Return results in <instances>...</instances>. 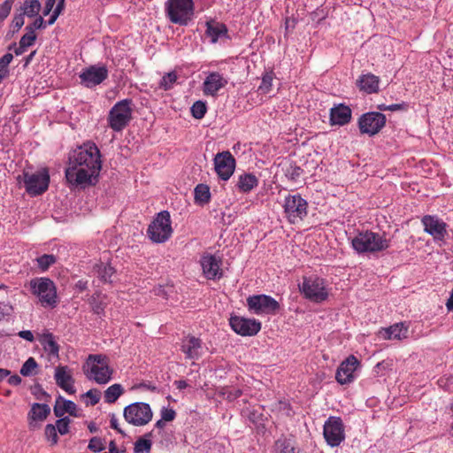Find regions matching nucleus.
I'll return each instance as SVG.
<instances>
[{"instance_id":"nucleus-50","label":"nucleus","mask_w":453,"mask_h":453,"mask_svg":"<svg viewBox=\"0 0 453 453\" xmlns=\"http://www.w3.org/2000/svg\"><path fill=\"white\" fill-rule=\"evenodd\" d=\"M222 394L226 395V398L232 402L239 398L242 395V390L235 388H224Z\"/></svg>"},{"instance_id":"nucleus-13","label":"nucleus","mask_w":453,"mask_h":453,"mask_svg":"<svg viewBox=\"0 0 453 453\" xmlns=\"http://www.w3.org/2000/svg\"><path fill=\"white\" fill-rule=\"evenodd\" d=\"M323 435L332 448L338 447L345 440L344 425L341 417L330 416L324 424Z\"/></svg>"},{"instance_id":"nucleus-54","label":"nucleus","mask_w":453,"mask_h":453,"mask_svg":"<svg viewBox=\"0 0 453 453\" xmlns=\"http://www.w3.org/2000/svg\"><path fill=\"white\" fill-rule=\"evenodd\" d=\"M100 395H101L100 391L96 389V388L89 389L88 391H87L84 394V396H87V397H88L90 399L89 403L92 406H94V405H96V403H99Z\"/></svg>"},{"instance_id":"nucleus-57","label":"nucleus","mask_w":453,"mask_h":453,"mask_svg":"<svg viewBox=\"0 0 453 453\" xmlns=\"http://www.w3.org/2000/svg\"><path fill=\"white\" fill-rule=\"evenodd\" d=\"M391 366V363L383 360L381 362L377 363V365L373 368V372L377 376H383L384 373L382 371L389 369Z\"/></svg>"},{"instance_id":"nucleus-63","label":"nucleus","mask_w":453,"mask_h":453,"mask_svg":"<svg viewBox=\"0 0 453 453\" xmlns=\"http://www.w3.org/2000/svg\"><path fill=\"white\" fill-rule=\"evenodd\" d=\"M18 335L20 338L25 339L30 342H33L35 341L34 334L30 330L20 331V332H19Z\"/></svg>"},{"instance_id":"nucleus-17","label":"nucleus","mask_w":453,"mask_h":453,"mask_svg":"<svg viewBox=\"0 0 453 453\" xmlns=\"http://www.w3.org/2000/svg\"><path fill=\"white\" fill-rule=\"evenodd\" d=\"M421 222L424 231L433 236L435 242H443L448 234V225L435 215H425Z\"/></svg>"},{"instance_id":"nucleus-19","label":"nucleus","mask_w":453,"mask_h":453,"mask_svg":"<svg viewBox=\"0 0 453 453\" xmlns=\"http://www.w3.org/2000/svg\"><path fill=\"white\" fill-rule=\"evenodd\" d=\"M359 360L354 356H349L341 363L335 373V379L341 385L348 384L354 380V372L359 366Z\"/></svg>"},{"instance_id":"nucleus-36","label":"nucleus","mask_w":453,"mask_h":453,"mask_svg":"<svg viewBox=\"0 0 453 453\" xmlns=\"http://www.w3.org/2000/svg\"><path fill=\"white\" fill-rule=\"evenodd\" d=\"M124 388L121 384L115 383L110 386L104 391V402L107 403H114L119 399V397L124 394Z\"/></svg>"},{"instance_id":"nucleus-10","label":"nucleus","mask_w":453,"mask_h":453,"mask_svg":"<svg viewBox=\"0 0 453 453\" xmlns=\"http://www.w3.org/2000/svg\"><path fill=\"white\" fill-rule=\"evenodd\" d=\"M246 301L249 311L256 315H275L280 309L276 299L265 294L250 296Z\"/></svg>"},{"instance_id":"nucleus-21","label":"nucleus","mask_w":453,"mask_h":453,"mask_svg":"<svg viewBox=\"0 0 453 453\" xmlns=\"http://www.w3.org/2000/svg\"><path fill=\"white\" fill-rule=\"evenodd\" d=\"M352 111L349 106L339 104L330 109L329 123L331 126H345L351 121Z\"/></svg>"},{"instance_id":"nucleus-47","label":"nucleus","mask_w":453,"mask_h":453,"mask_svg":"<svg viewBox=\"0 0 453 453\" xmlns=\"http://www.w3.org/2000/svg\"><path fill=\"white\" fill-rule=\"evenodd\" d=\"M71 423V419L69 417H61L56 421V425H54L57 428V431L61 434L65 435L69 433V425Z\"/></svg>"},{"instance_id":"nucleus-25","label":"nucleus","mask_w":453,"mask_h":453,"mask_svg":"<svg viewBox=\"0 0 453 453\" xmlns=\"http://www.w3.org/2000/svg\"><path fill=\"white\" fill-rule=\"evenodd\" d=\"M380 77L373 73L362 74L357 81V86L366 94H374L379 91Z\"/></svg>"},{"instance_id":"nucleus-29","label":"nucleus","mask_w":453,"mask_h":453,"mask_svg":"<svg viewBox=\"0 0 453 453\" xmlns=\"http://www.w3.org/2000/svg\"><path fill=\"white\" fill-rule=\"evenodd\" d=\"M39 342L47 354L53 357H58L60 346L55 335L50 332H44L39 338Z\"/></svg>"},{"instance_id":"nucleus-8","label":"nucleus","mask_w":453,"mask_h":453,"mask_svg":"<svg viewBox=\"0 0 453 453\" xmlns=\"http://www.w3.org/2000/svg\"><path fill=\"white\" fill-rule=\"evenodd\" d=\"M171 224L170 212L168 211H162L156 215L149 225L147 234L153 242L163 243L172 235L173 228Z\"/></svg>"},{"instance_id":"nucleus-6","label":"nucleus","mask_w":453,"mask_h":453,"mask_svg":"<svg viewBox=\"0 0 453 453\" xmlns=\"http://www.w3.org/2000/svg\"><path fill=\"white\" fill-rule=\"evenodd\" d=\"M134 103L131 98L117 102L110 110L107 122L110 128L115 132L125 129L133 119Z\"/></svg>"},{"instance_id":"nucleus-16","label":"nucleus","mask_w":453,"mask_h":453,"mask_svg":"<svg viewBox=\"0 0 453 453\" xmlns=\"http://www.w3.org/2000/svg\"><path fill=\"white\" fill-rule=\"evenodd\" d=\"M214 169L219 179L227 180L233 175L235 169V158L228 151H222L216 154L214 159Z\"/></svg>"},{"instance_id":"nucleus-43","label":"nucleus","mask_w":453,"mask_h":453,"mask_svg":"<svg viewBox=\"0 0 453 453\" xmlns=\"http://www.w3.org/2000/svg\"><path fill=\"white\" fill-rule=\"evenodd\" d=\"M191 114L196 119H201L204 117L207 111V106L205 102L198 100L193 104L191 106Z\"/></svg>"},{"instance_id":"nucleus-7","label":"nucleus","mask_w":453,"mask_h":453,"mask_svg":"<svg viewBox=\"0 0 453 453\" xmlns=\"http://www.w3.org/2000/svg\"><path fill=\"white\" fill-rule=\"evenodd\" d=\"M195 4L193 0H167L165 13L173 24L187 26L194 15Z\"/></svg>"},{"instance_id":"nucleus-46","label":"nucleus","mask_w":453,"mask_h":453,"mask_svg":"<svg viewBox=\"0 0 453 453\" xmlns=\"http://www.w3.org/2000/svg\"><path fill=\"white\" fill-rule=\"evenodd\" d=\"M151 446L152 442L150 440L145 438H139L134 443V449L135 453H150Z\"/></svg>"},{"instance_id":"nucleus-59","label":"nucleus","mask_w":453,"mask_h":453,"mask_svg":"<svg viewBox=\"0 0 453 453\" xmlns=\"http://www.w3.org/2000/svg\"><path fill=\"white\" fill-rule=\"evenodd\" d=\"M110 426L112 429L116 430L121 435L126 436L125 432L119 427L118 418H116V416L114 414L111 415Z\"/></svg>"},{"instance_id":"nucleus-11","label":"nucleus","mask_w":453,"mask_h":453,"mask_svg":"<svg viewBox=\"0 0 453 453\" xmlns=\"http://www.w3.org/2000/svg\"><path fill=\"white\" fill-rule=\"evenodd\" d=\"M123 416L127 423L142 426L151 420L153 413L149 403L136 402L124 408Z\"/></svg>"},{"instance_id":"nucleus-26","label":"nucleus","mask_w":453,"mask_h":453,"mask_svg":"<svg viewBox=\"0 0 453 453\" xmlns=\"http://www.w3.org/2000/svg\"><path fill=\"white\" fill-rule=\"evenodd\" d=\"M93 272L104 284H112L116 277V269L109 263L99 262L95 264Z\"/></svg>"},{"instance_id":"nucleus-62","label":"nucleus","mask_w":453,"mask_h":453,"mask_svg":"<svg viewBox=\"0 0 453 453\" xmlns=\"http://www.w3.org/2000/svg\"><path fill=\"white\" fill-rule=\"evenodd\" d=\"M11 11H12L11 6H8L7 4H5L4 3L2 4H0V19L4 20L9 16Z\"/></svg>"},{"instance_id":"nucleus-49","label":"nucleus","mask_w":453,"mask_h":453,"mask_svg":"<svg viewBox=\"0 0 453 453\" xmlns=\"http://www.w3.org/2000/svg\"><path fill=\"white\" fill-rule=\"evenodd\" d=\"M65 4H63L62 1H58L56 7L51 11V15L48 19V25H53L58 18L61 15L63 11L65 10Z\"/></svg>"},{"instance_id":"nucleus-4","label":"nucleus","mask_w":453,"mask_h":453,"mask_svg":"<svg viewBox=\"0 0 453 453\" xmlns=\"http://www.w3.org/2000/svg\"><path fill=\"white\" fill-rule=\"evenodd\" d=\"M31 293L35 296L42 307L55 308L58 305L57 288L52 280L46 277L30 280Z\"/></svg>"},{"instance_id":"nucleus-20","label":"nucleus","mask_w":453,"mask_h":453,"mask_svg":"<svg viewBox=\"0 0 453 453\" xmlns=\"http://www.w3.org/2000/svg\"><path fill=\"white\" fill-rule=\"evenodd\" d=\"M203 268V273L208 280H216L223 277V272L220 269L221 258H217L211 254H203L200 260Z\"/></svg>"},{"instance_id":"nucleus-22","label":"nucleus","mask_w":453,"mask_h":453,"mask_svg":"<svg viewBox=\"0 0 453 453\" xmlns=\"http://www.w3.org/2000/svg\"><path fill=\"white\" fill-rule=\"evenodd\" d=\"M54 379L56 380V384L66 393L73 395L76 392V389L73 386L74 379L69 372L67 366L58 365L56 367Z\"/></svg>"},{"instance_id":"nucleus-27","label":"nucleus","mask_w":453,"mask_h":453,"mask_svg":"<svg viewBox=\"0 0 453 453\" xmlns=\"http://www.w3.org/2000/svg\"><path fill=\"white\" fill-rule=\"evenodd\" d=\"M54 415L57 418H63L67 412L69 415L78 417L77 405L71 400L65 399L62 395H58L53 407Z\"/></svg>"},{"instance_id":"nucleus-39","label":"nucleus","mask_w":453,"mask_h":453,"mask_svg":"<svg viewBox=\"0 0 453 453\" xmlns=\"http://www.w3.org/2000/svg\"><path fill=\"white\" fill-rule=\"evenodd\" d=\"M178 80V75L175 71H172L164 74L159 81V88L167 91L173 88L174 83Z\"/></svg>"},{"instance_id":"nucleus-41","label":"nucleus","mask_w":453,"mask_h":453,"mask_svg":"<svg viewBox=\"0 0 453 453\" xmlns=\"http://www.w3.org/2000/svg\"><path fill=\"white\" fill-rule=\"evenodd\" d=\"M274 78V73L273 70L266 72L263 77L260 86L258 87V90L262 94H267L273 86V80Z\"/></svg>"},{"instance_id":"nucleus-42","label":"nucleus","mask_w":453,"mask_h":453,"mask_svg":"<svg viewBox=\"0 0 453 453\" xmlns=\"http://www.w3.org/2000/svg\"><path fill=\"white\" fill-rule=\"evenodd\" d=\"M98 297L99 294L92 295L88 299V303L91 306L92 311L100 316L104 313L105 304Z\"/></svg>"},{"instance_id":"nucleus-55","label":"nucleus","mask_w":453,"mask_h":453,"mask_svg":"<svg viewBox=\"0 0 453 453\" xmlns=\"http://www.w3.org/2000/svg\"><path fill=\"white\" fill-rule=\"evenodd\" d=\"M13 311V308L8 303L0 301V319L11 316Z\"/></svg>"},{"instance_id":"nucleus-61","label":"nucleus","mask_w":453,"mask_h":453,"mask_svg":"<svg viewBox=\"0 0 453 453\" xmlns=\"http://www.w3.org/2000/svg\"><path fill=\"white\" fill-rule=\"evenodd\" d=\"M388 111H406L408 109V104L405 102H402L400 104H393L388 106Z\"/></svg>"},{"instance_id":"nucleus-45","label":"nucleus","mask_w":453,"mask_h":453,"mask_svg":"<svg viewBox=\"0 0 453 453\" xmlns=\"http://www.w3.org/2000/svg\"><path fill=\"white\" fill-rule=\"evenodd\" d=\"M303 172V170L299 165L295 162H291L287 167L285 174L290 180L296 181L301 176Z\"/></svg>"},{"instance_id":"nucleus-18","label":"nucleus","mask_w":453,"mask_h":453,"mask_svg":"<svg viewBox=\"0 0 453 453\" xmlns=\"http://www.w3.org/2000/svg\"><path fill=\"white\" fill-rule=\"evenodd\" d=\"M108 78V69L105 65H90L80 74L81 84L92 88L101 84Z\"/></svg>"},{"instance_id":"nucleus-52","label":"nucleus","mask_w":453,"mask_h":453,"mask_svg":"<svg viewBox=\"0 0 453 453\" xmlns=\"http://www.w3.org/2000/svg\"><path fill=\"white\" fill-rule=\"evenodd\" d=\"M36 38L37 35L35 33L32 31H26L25 35L20 38L19 42L28 48L35 42Z\"/></svg>"},{"instance_id":"nucleus-64","label":"nucleus","mask_w":453,"mask_h":453,"mask_svg":"<svg viewBox=\"0 0 453 453\" xmlns=\"http://www.w3.org/2000/svg\"><path fill=\"white\" fill-rule=\"evenodd\" d=\"M7 382L11 386H19V385L21 384L22 379H21V377L19 375L14 374V375L9 376V378L7 380Z\"/></svg>"},{"instance_id":"nucleus-33","label":"nucleus","mask_w":453,"mask_h":453,"mask_svg":"<svg viewBox=\"0 0 453 453\" xmlns=\"http://www.w3.org/2000/svg\"><path fill=\"white\" fill-rule=\"evenodd\" d=\"M276 453H300V449L296 448V441L293 439L281 437L279 438L274 444Z\"/></svg>"},{"instance_id":"nucleus-9","label":"nucleus","mask_w":453,"mask_h":453,"mask_svg":"<svg viewBox=\"0 0 453 453\" xmlns=\"http://www.w3.org/2000/svg\"><path fill=\"white\" fill-rule=\"evenodd\" d=\"M22 177L26 191L32 196L43 194L49 188L50 174L47 168L36 172L24 170Z\"/></svg>"},{"instance_id":"nucleus-44","label":"nucleus","mask_w":453,"mask_h":453,"mask_svg":"<svg viewBox=\"0 0 453 453\" xmlns=\"http://www.w3.org/2000/svg\"><path fill=\"white\" fill-rule=\"evenodd\" d=\"M43 15L41 16V15H37L35 18V19L28 24L26 27H25V31H32L34 33H35V30H42V29H45L48 25V20H45L43 19Z\"/></svg>"},{"instance_id":"nucleus-32","label":"nucleus","mask_w":453,"mask_h":453,"mask_svg":"<svg viewBox=\"0 0 453 453\" xmlns=\"http://www.w3.org/2000/svg\"><path fill=\"white\" fill-rule=\"evenodd\" d=\"M258 185V179L254 173H243L239 175L236 188L242 193H250L253 188Z\"/></svg>"},{"instance_id":"nucleus-23","label":"nucleus","mask_w":453,"mask_h":453,"mask_svg":"<svg viewBox=\"0 0 453 453\" xmlns=\"http://www.w3.org/2000/svg\"><path fill=\"white\" fill-rule=\"evenodd\" d=\"M226 84L227 80L225 79L219 73H210L203 83V94L215 96L218 91L224 88Z\"/></svg>"},{"instance_id":"nucleus-38","label":"nucleus","mask_w":453,"mask_h":453,"mask_svg":"<svg viewBox=\"0 0 453 453\" xmlns=\"http://www.w3.org/2000/svg\"><path fill=\"white\" fill-rule=\"evenodd\" d=\"M37 368L38 363L34 357H30L22 365L19 372L22 376L29 377L37 374V372L35 371Z\"/></svg>"},{"instance_id":"nucleus-53","label":"nucleus","mask_w":453,"mask_h":453,"mask_svg":"<svg viewBox=\"0 0 453 453\" xmlns=\"http://www.w3.org/2000/svg\"><path fill=\"white\" fill-rule=\"evenodd\" d=\"M24 17L19 13H16L11 22L10 28L13 29V32H19V29L24 26Z\"/></svg>"},{"instance_id":"nucleus-14","label":"nucleus","mask_w":453,"mask_h":453,"mask_svg":"<svg viewBox=\"0 0 453 453\" xmlns=\"http://www.w3.org/2000/svg\"><path fill=\"white\" fill-rule=\"evenodd\" d=\"M386 121L387 119L383 113L368 111L359 117L357 126L360 134L373 136L385 127Z\"/></svg>"},{"instance_id":"nucleus-30","label":"nucleus","mask_w":453,"mask_h":453,"mask_svg":"<svg viewBox=\"0 0 453 453\" xmlns=\"http://www.w3.org/2000/svg\"><path fill=\"white\" fill-rule=\"evenodd\" d=\"M408 327L403 323H396L388 327L381 328L380 334L385 340H402L407 337Z\"/></svg>"},{"instance_id":"nucleus-3","label":"nucleus","mask_w":453,"mask_h":453,"mask_svg":"<svg viewBox=\"0 0 453 453\" xmlns=\"http://www.w3.org/2000/svg\"><path fill=\"white\" fill-rule=\"evenodd\" d=\"M83 371L88 380H93L101 385L108 383L113 372L109 365V358L101 354L89 355L83 365Z\"/></svg>"},{"instance_id":"nucleus-51","label":"nucleus","mask_w":453,"mask_h":453,"mask_svg":"<svg viewBox=\"0 0 453 453\" xmlns=\"http://www.w3.org/2000/svg\"><path fill=\"white\" fill-rule=\"evenodd\" d=\"M88 448L93 452H101L104 449V441L100 437H93L90 439Z\"/></svg>"},{"instance_id":"nucleus-28","label":"nucleus","mask_w":453,"mask_h":453,"mask_svg":"<svg viewBox=\"0 0 453 453\" xmlns=\"http://www.w3.org/2000/svg\"><path fill=\"white\" fill-rule=\"evenodd\" d=\"M50 413V407L48 403H34L27 414L30 427L35 426L34 422L43 421Z\"/></svg>"},{"instance_id":"nucleus-15","label":"nucleus","mask_w":453,"mask_h":453,"mask_svg":"<svg viewBox=\"0 0 453 453\" xmlns=\"http://www.w3.org/2000/svg\"><path fill=\"white\" fill-rule=\"evenodd\" d=\"M229 326L235 334L242 336H254L261 330L259 320L237 315H231Z\"/></svg>"},{"instance_id":"nucleus-5","label":"nucleus","mask_w":453,"mask_h":453,"mask_svg":"<svg viewBox=\"0 0 453 453\" xmlns=\"http://www.w3.org/2000/svg\"><path fill=\"white\" fill-rule=\"evenodd\" d=\"M303 296L313 303H321L328 298L326 280L318 275L303 276L301 284H298Z\"/></svg>"},{"instance_id":"nucleus-35","label":"nucleus","mask_w":453,"mask_h":453,"mask_svg":"<svg viewBox=\"0 0 453 453\" xmlns=\"http://www.w3.org/2000/svg\"><path fill=\"white\" fill-rule=\"evenodd\" d=\"M195 202L197 204L204 205L211 201L210 188L206 184L200 183L194 189Z\"/></svg>"},{"instance_id":"nucleus-2","label":"nucleus","mask_w":453,"mask_h":453,"mask_svg":"<svg viewBox=\"0 0 453 453\" xmlns=\"http://www.w3.org/2000/svg\"><path fill=\"white\" fill-rule=\"evenodd\" d=\"M390 246V240L386 238V234L371 230L358 231L351 239V247L357 254L377 253L384 251Z\"/></svg>"},{"instance_id":"nucleus-58","label":"nucleus","mask_w":453,"mask_h":453,"mask_svg":"<svg viewBox=\"0 0 453 453\" xmlns=\"http://www.w3.org/2000/svg\"><path fill=\"white\" fill-rule=\"evenodd\" d=\"M12 59L13 56L12 53H5L2 58H0V69H8V65Z\"/></svg>"},{"instance_id":"nucleus-12","label":"nucleus","mask_w":453,"mask_h":453,"mask_svg":"<svg viewBox=\"0 0 453 453\" xmlns=\"http://www.w3.org/2000/svg\"><path fill=\"white\" fill-rule=\"evenodd\" d=\"M283 208L284 213L291 224H294L297 219H303L308 214V203L300 194L287 196Z\"/></svg>"},{"instance_id":"nucleus-24","label":"nucleus","mask_w":453,"mask_h":453,"mask_svg":"<svg viewBox=\"0 0 453 453\" xmlns=\"http://www.w3.org/2000/svg\"><path fill=\"white\" fill-rule=\"evenodd\" d=\"M202 344L200 338L188 334L182 340L180 350L185 354L187 359H198Z\"/></svg>"},{"instance_id":"nucleus-60","label":"nucleus","mask_w":453,"mask_h":453,"mask_svg":"<svg viewBox=\"0 0 453 453\" xmlns=\"http://www.w3.org/2000/svg\"><path fill=\"white\" fill-rule=\"evenodd\" d=\"M56 2H57V0H46L45 1L44 7L42 9L43 16H48L51 12Z\"/></svg>"},{"instance_id":"nucleus-1","label":"nucleus","mask_w":453,"mask_h":453,"mask_svg":"<svg viewBox=\"0 0 453 453\" xmlns=\"http://www.w3.org/2000/svg\"><path fill=\"white\" fill-rule=\"evenodd\" d=\"M102 169L101 153L96 144L88 141L69 152L65 177L73 190L95 187Z\"/></svg>"},{"instance_id":"nucleus-31","label":"nucleus","mask_w":453,"mask_h":453,"mask_svg":"<svg viewBox=\"0 0 453 453\" xmlns=\"http://www.w3.org/2000/svg\"><path fill=\"white\" fill-rule=\"evenodd\" d=\"M227 27L224 23L210 20L206 22L205 35L211 43H216L219 37L227 36Z\"/></svg>"},{"instance_id":"nucleus-56","label":"nucleus","mask_w":453,"mask_h":453,"mask_svg":"<svg viewBox=\"0 0 453 453\" xmlns=\"http://www.w3.org/2000/svg\"><path fill=\"white\" fill-rule=\"evenodd\" d=\"M176 417V411L172 408L163 407L161 410V418L166 422L173 421Z\"/></svg>"},{"instance_id":"nucleus-40","label":"nucleus","mask_w":453,"mask_h":453,"mask_svg":"<svg viewBox=\"0 0 453 453\" xmlns=\"http://www.w3.org/2000/svg\"><path fill=\"white\" fill-rule=\"evenodd\" d=\"M30 392L37 400H45V402L48 403L51 399L50 395L43 389L39 382H35L30 387Z\"/></svg>"},{"instance_id":"nucleus-34","label":"nucleus","mask_w":453,"mask_h":453,"mask_svg":"<svg viewBox=\"0 0 453 453\" xmlns=\"http://www.w3.org/2000/svg\"><path fill=\"white\" fill-rule=\"evenodd\" d=\"M42 4L39 0H25L20 6L19 14L23 17L35 18L39 15Z\"/></svg>"},{"instance_id":"nucleus-48","label":"nucleus","mask_w":453,"mask_h":453,"mask_svg":"<svg viewBox=\"0 0 453 453\" xmlns=\"http://www.w3.org/2000/svg\"><path fill=\"white\" fill-rule=\"evenodd\" d=\"M44 434L48 441H51L52 445H55L58 441V431L54 425L48 424L45 426Z\"/></svg>"},{"instance_id":"nucleus-37","label":"nucleus","mask_w":453,"mask_h":453,"mask_svg":"<svg viewBox=\"0 0 453 453\" xmlns=\"http://www.w3.org/2000/svg\"><path fill=\"white\" fill-rule=\"evenodd\" d=\"M41 272H46L57 262V257L53 254H43L35 259Z\"/></svg>"}]
</instances>
